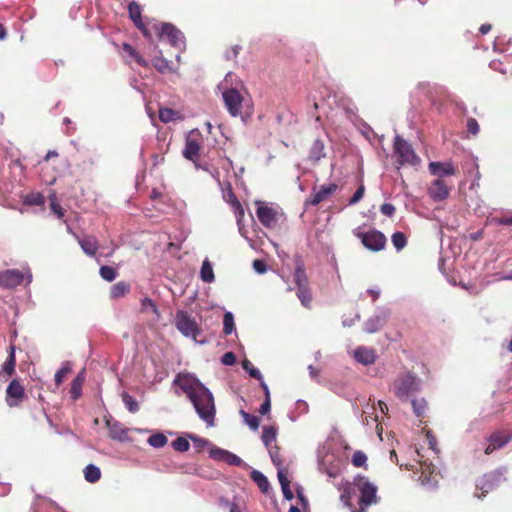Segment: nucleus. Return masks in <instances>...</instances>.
<instances>
[{"label":"nucleus","mask_w":512,"mask_h":512,"mask_svg":"<svg viewBox=\"0 0 512 512\" xmlns=\"http://www.w3.org/2000/svg\"><path fill=\"white\" fill-rule=\"evenodd\" d=\"M318 470L329 478H336L341 472V460L327 451L318 453Z\"/></svg>","instance_id":"nucleus-3"},{"label":"nucleus","mask_w":512,"mask_h":512,"mask_svg":"<svg viewBox=\"0 0 512 512\" xmlns=\"http://www.w3.org/2000/svg\"><path fill=\"white\" fill-rule=\"evenodd\" d=\"M71 371V367L69 363H65L56 373H55V383L59 386L64 379V376Z\"/></svg>","instance_id":"nucleus-48"},{"label":"nucleus","mask_w":512,"mask_h":512,"mask_svg":"<svg viewBox=\"0 0 512 512\" xmlns=\"http://www.w3.org/2000/svg\"><path fill=\"white\" fill-rule=\"evenodd\" d=\"M337 189L338 186L335 183L323 184L318 188V190L314 189L308 202L311 205L316 206L319 203L329 199Z\"/></svg>","instance_id":"nucleus-15"},{"label":"nucleus","mask_w":512,"mask_h":512,"mask_svg":"<svg viewBox=\"0 0 512 512\" xmlns=\"http://www.w3.org/2000/svg\"><path fill=\"white\" fill-rule=\"evenodd\" d=\"M27 201L33 205H42L44 204V197L40 193L32 194L27 198Z\"/></svg>","instance_id":"nucleus-57"},{"label":"nucleus","mask_w":512,"mask_h":512,"mask_svg":"<svg viewBox=\"0 0 512 512\" xmlns=\"http://www.w3.org/2000/svg\"><path fill=\"white\" fill-rule=\"evenodd\" d=\"M84 477H85L86 481H88L90 483H95L100 479L101 471H100L99 467H97L93 464H89L84 469Z\"/></svg>","instance_id":"nucleus-30"},{"label":"nucleus","mask_w":512,"mask_h":512,"mask_svg":"<svg viewBox=\"0 0 512 512\" xmlns=\"http://www.w3.org/2000/svg\"><path fill=\"white\" fill-rule=\"evenodd\" d=\"M172 447L176 450V451H180V452H186L189 450L190 448V444H189V441L184 438V437H178L176 440H174L172 442Z\"/></svg>","instance_id":"nucleus-45"},{"label":"nucleus","mask_w":512,"mask_h":512,"mask_svg":"<svg viewBox=\"0 0 512 512\" xmlns=\"http://www.w3.org/2000/svg\"><path fill=\"white\" fill-rule=\"evenodd\" d=\"M27 280V284L32 281V274L30 270L22 272L17 269H7L0 273V286L4 288H15Z\"/></svg>","instance_id":"nucleus-6"},{"label":"nucleus","mask_w":512,"mask_h":512,"mask_svg":"<svg viewBox=\"0 0 512 512\" xmlns=\"http://www.w3.org/2000/svg\"><path fill=\"white\" fill-rule=\"evenodd\" d=\"M141 310L143 312H153L157 317H159L158 309L155 305V303L150 298H144L141 301Z\"/></svg>","instance_id":"nucleus-46"},{"label":"nucleus","mask_w":512,"mask_h":512,"mask_svg":"<svg viewBox=\"0 0 512 512\" xmlns=\"http://www.w3.org/2000/svg\"><path fill=\"white\" fill-rule=\"evenodd\" d=\"M363 245L371 251H380L385 247L386 238L377 230H370L360 235Z\"/></svg>","instance_id":"nucleus-11"},{"label":"nucleus","mask_w":512,"mask_h":512,"mask_svg":"<svg viewBox=\"0 0 512 512\" xmlns=\"http://www.w3.org/2000/svg\"><path fill=\"white\" fill-rule=\"evenodd\" d=\"M175 326L179 332L186 337L196 339L200 334V328L198 327L195 319L184 311L177 312L175 317Z\"/></svg>","instance_id":"nucleus-7"},{"label":"nucleus","mask_w":512,"mask_h":512,"mask_svg":"<svg viewBox=\"0 0 512 512\" xmlns=\"http://www.w3.org/2000/svg\"><path fill=\"white\" fill-rule=\"evenodd\" d=\"M107 428L109 430V435L113 440H117L120 442L128 441V429L125 428L121 423L114 421L112 419H108L106 421Z\"/></svg>","instance_id":"nucleus-18"},{"label":"nucleus","mask_w":512,"mask_h":512,"mask_svg":"<svg viewBox=\"0 0 512 512\" xmlns=\"http://www.w3.org/2000/svg\"><path fill=\"white\" fill-rule=\"evenodd\" d=\"M222 96L230 115L233 117L241 116L243 107L247 105L244 96L235 88L227 89Z\"/></svg>","instance_id":"nucleus-4"},{"label":"nucleus","mask_w":512,"mask_h":512,"mask_svg":"<svg viewBox=\"0 0 512 512\" xmlns=\"http://www.w3.org/2000/svg\"><path fill=\"white\" fill-rule=\"evenodd\" d=\"M130 289V286L125 282H118L111 287V297L120 298L124 296Z\"/></svg>","instance_id":"nucleus-32"},{"label":"nucleus","mask_w":512,"mask_h":512,"mask_svg":"<svg viewBox=\"0 0 512 512\" xmlns=\"http://www.w3.org/2000/svg\"><path fill=\"white\" fill-rule=\"evenodd\" d=\"M368 410H374V407L367 406V408L363 411V413L365 415L363 418V422L366 425H369L370 422L378 421V416L377 415L373 416V412H369Z\"/></svg>","instance_id":"nucleus-51"},{"label":"nucleus","mask_w":512,"mask_h":512,"mask_svg":"<svg viewBox=\"0 0 512 512\" xmlns=\"http://www.w3.org/2000/svg\"><path fill=\"white\" fill-rule=\"evenodd\" d=\"M7 404L10 407L17 406L19 402L24 398V388L18 379H13L6 390Z\"/></svg>","instance_id":"nucleus-14"},{"label":"nucleus","mask_w":512,"mask_h":512,"mask_svg":"<svg viewBox=\"0 0 512 512\" xmlns=\"http://www.w3.org/2000/svg\"><path fill=\"white\" fill-rule=\"evenodd\" d=\"M294 281L297 285V288L307 286V277H306L305 271L301 265H298L295 268Z\"/></svg>","instance_id":"nucleus-35"},{"label":"nucleus","mask_w":512,"mask_h":512,"mask_svg":"<svg viewBox=\"0 0 512 512\" xmlns=\"http://www.w3.org/2000/svg\"><path fill=\"white\" fill-rule=\"evenodd\" d=\"M467 129L471 134L476 135L479 132V125L477 121L473 118L469 119L467 122Z\"/></svg>","instance_id":"nucleus-58"},{"label":"nucleus","mask_w":512,"mask_h":512,"mask_svg":"<svg viewBox=\"0 0 512 512\" xmlns=\"http://www.w3.org/2000/svg\"><path fill=\"white\" fill-rule=\"evenodd\" d=\"M153 66L161 73L170 70L168 61L162 56H157L152 60Z\"/></svg>","instance_id":"nucleus-44"},{"label":"nucleus","mask_w":512,"mask_h":512,"mask_svg":"<svg viewBox=\"0 0 512 512\" xmlns=\"http://www.w3.org/2000/svg\"><path fill=\"white\" fill-rule=\"evenodd\" d=\"M364 191H365L364 186L360 185V187L356 190L354 195L349 200V204L354 205V204L358 203L362 199V197L364 195Z\"/></svg>","instance_id":"nucleus-53"},{"label":"nucleus","mask_w":512,"mask_h":512,"mask_svg":"<svg viewBox=\"0 0 512 512\" xmlns=\"http://www.w3.org/2000/svg\"><path fill=\"white\" fill-rule=\"evenodd\" d=\"M189 438L199 447V448H203L207 445H209V441L207 439H204V438H200L196 435H189Z\"/></svg>","instance_id":"nucleus-59"},{"label":"nucleus","mask_w":512,"mask_h":512,"mask_svg":"<svg viewBox=\"0 0 512 512\" xmlns=\"http://www.w3.org/2000/svg\"><path fill=\"white\" fill-rule=\"evenodd\" d=\"M355 487L361 493L360 504L363 506H369L376 503V492L377 488L372 484L366 477L358 476L354 480Z\"/></svg>","instance_id":"nucleus-10"},{"label":"nucleus","mask_w":512,"mask_h":512,"mask_svg":"<svg viewBox=\"0 0 512 512\" xmlns=\"http://www.w3.org/2000/svg\"><path fill=\"white\" fill-rule=\"evenodd\" d=\"M128 12H129V17L133 21L135 26L139 30L142 31V33L144 34V36L146 38H149L150 34L142 21V16H141L142 10H141L140 5L137 4L135 1L130 2L128 5Z\"/></svg>","instance_id":"nucleus-17"},{"label":"nucleus","mask_w":512,"mask_h":512,"mask_svg":"<svg viewBox=\"0 0 512 512\" xmlns=\"http://www.w3.org/2000/svg\"><path fill=\"white\" fill-rule=\"evenodd\" d=\"M122 401L124 402L126 408L131 413H135L139 410V405H138L137 401L128 393L124 392L122 394Z\"/></svg>","instance_id":"nucleus-38"},{"label":"nucleus","mask_w":512,"mask_h":512,"mask_svg":"<svg viewBox=\"0 0 512 512\" xmlns=\"http://www.w3.org/2000/svg\"><path fill=\"white\" fill-rule=\"evenodd\" d=\"M207 427L215 424L216 407L212 392L194 375L179 373L174 379Z\"/></svg>","instance_id":"nucleus-1"},{"label":"nucleus","mask_w":512,"mask_h":512,"mask_svg":"<svg viewBox=\"0 0 512 512\" xmlns=\"http://www.w3.org/2000/svg\"><path fill=\"white\" fill-rule=\"evenodd\" d=\"M325 147L321 140L317 139L312 144V147L310 149V153L308 156V160L312 162L313 164H316L319 162L322 158L326 156L325 153Z\"/></svg>","instance_id":"nucleus-25"},{"label":"nucleus","mask_w":512,"mask_h":512,"mask_svg":"<svg viewBox=\"0 0 512 512\" xmlns=\"http://www.w3.org/2000/svg\"><path fill=\"white\" fill-rule=\"evenodd\" d=\"M282 489V492H283V495L284 497L287 499V500H292L293 499V493L290 489V484H284L283 483V487H281Z\"/></svg>","instance_id":"nucleus-63"},{"label":"nucleus","mask_w":512,"mask_h":512,"mask_svg":"<svg viewBox=\"0 0 512 512\" xmlns=\"http://www.w3.org/2000/svg\"><path fill=\"white\" fill-rule=\"evenodd\" d=\"M354 359L362 365H371L376 360V353L374 349L359 346L353 352Z\"/></svg>","instance_id":"nucleus-19"},{"label":"nucleus","mask_w":512,"mask_h":512,"mask_svg":"<svg viewBox=\"0 0 512 512\" xmlns=\"http://www.w3.org/2000/svg\"><path fill=\"white\" fill-rule=\"evenodd\" d=\"M412 407H413L414 413L417 416H421L424 413V410L426 407V402L424 399H421V400L414 399V400H412Z\"/></svg>","instance_id":"nucleus-50"},{"label":"nucleus","mask_w":512,"mask_h":512,"mask_svg":"<svg viewBox=\"0 0 512 512\" xmlns=\"http://www.w3.org/2000/svg\"><path fill=\"white\" fill-rule=\"evenodd\" d=\"M223 198L234 207L235 213H236V215L238 217V221H239L240 218L243 217V215H244V209L242 208L240 202L238 201L237 197L233 193L231 186L229 184L227 186V189L223 190Z\"/></svg>","instance_id":"nucleus-24"},{"label":"nucleus","mask_w":512,"mask_h":512,"mask_svg":"<svg viewBox=\"0 0 512 512\" xmlns=\"http://www.w3.org/2000/svg\"><path fill=\"white\" fill-rule=\"evenodd\" d=\"M272 462L279 468L282 464L277 448H268Z\"/></svg>","instance_id":"nucleus-54"},{"label":"nucleus","mask_w":512,"mask_h":512,"mask_svg":"<svg viewBox=\"0 0 512 512\" xmlns=\"http://www.w3.org/2000/svg\"><path fill=\"white\" fill-rule=\"evenodd\" d=\"M492 26L490 24L481 25L479 31L481 34H487L491 30Z\"/></svg>","instance_id":"nucleus-64"},{"label":"nucleus","mask_w":512,"mask_h":512,"mask_svg":"<svg viewBox=\"0 0 512 512\" xmlns=\"http://www.w3.org/2000/svg\"><path fill=\"white\" fill-rule=\"evenodd\" d=\"M420 388L419 380L412 374L400 375L393 384L395 395L401 400H407Z\"/></svg>","instance_id":"nucleus-2"},{"label":"nucleus","mask_w":512,"mask_h":512,"mask_svg":"<svg viewBox=\"0 0 512 512\" xmlns=\"http://www.w3.org/2000/svg\"><path fill=\"white\" fill-rule=\"evenodd\" d=\"M224 365H233L236 362V356L233 352H226L221 359Z\"/></svg>","instance_id":"nucleus-56"},{"label":"nucleus","mask_w":512,"mask_h":512,"mask_svg":"<svg viewBox=\"0 0 512 512\" xmlns=\"http://www.w3.org/2000/svg\"><path fill=\"white\" fill-rule=\"evenodd\" d=\"M159 118L162 122L164 123H168V122H171V121H175V120H178L180 119V114L179 112L173 110V109H170V108H160L159 110Z\"/></svg>","instance_id":"nucleus-31"},{"label":"nucleus","mask_w":512,"mask_h":512,"mask_svg":"<svg viewBox=\"0 0 512 512\" xmlns=\"http://www.w3.org/2000/svg\"><path fill=\"white\" fill-rule=\"evenodd\" d=\"M147 442L150 446H152L154 448H162L167 444L168 439L164 434L156 433V434L151 435L148 438Z\"/></svg>","instance_id":"nucleus-33"},{"label":"nucleus","mask_w":512,"mask_h":512,"mask_svg":"<svg viewBox=\"0 0 512 512\" xmlns=\"http://www.w3.org/2000/svg\"><path fill=\"white\" fill-rule=\"evenodd\" d=\"M14 351H15L14 346H11L9 357L5 361L3 368H2L3 371L6 372L8 375H11L15 370L16 360H15Z\"/></svg>","instance_id":"nucleus-36"},{"label":"nucleus","mask_w":512,"mask_h":512,"mask_svg":"<svg viewBox=\"0 0 512 512\" xmlns=\"http://www.w3.org/2000/svg\"><path fill=\"white\" fill-rule=\"evenodd\" d=\"M78 242L84 251L85 254L89 256H94L97 249H98V243L95 237L93 236H86L84 238H79Z\"/></svg>","instance_id":"nucleus-26"},{"label":"nucleus","mask_w":512,"mask_h":512,"mask_svg":"<svg viewBox=\"0 0 512 512\" xmlns=\"http://www.w3.org/2000/svg\"><path fill=\"white\" fill-rule=\"evenodd\" d=\"M235 329L234 317L231 312H226L223 318V331L225 334H231Z\"/></svg>","instance_id":"nucleus-39"},{"label":"nucleus","mask_w":512,"mask_h":512,"mask_svg":"<svg viewBox=\"0 0 512 512\" xmlns=\"http://www.w3.org/2000/svg\"><path fill=\"white\" fill-rule=\"evenodd\" d=\"M449 194L450 188L441 179L434 180L428 188V195L434 201H443L448 198Z\"/></svg>","instance_id":"nucleus-16"},{"label":"nucleus","mask_w":512,"mask_h":512,"mask_svg":"<svg viewBox=\"0 0 512 512\" xmlns=\"http://www.w3.org/2000/svg\"><path fill=\"white\" fill-rule=\"evenodd\" d=\"M251 478L258 485L259 489L263 493L268 492V490L270 488V484H269L267 477L263 473H261L258 470H253L251 472Z\"/></svg>","instance_id":"nucleus-28"},{"label":"nucleus","mask_w":512,"mask_h":512,"mask_svg":"<svg viewBox=\"0 0 512 512\" xmlns=\"http://www.w3.org/2000/svg\"><path fill=\"white\" fill-rule=\"evenodd\" d=\"M366 461L367 456L363 452L357 451L353 454L352 463L354 466L361 467L366 463Z\"/></svg>","instance_id":"nucleus-49"},{"label":"nucleus","mask_w":512,"mask_h":512,"mask_svg":"<svg viewBox=\"0 0 512 512\" xmlns=\"http://www.w3.org/2000/svg\"><path fill=\"white\" fill-rule=\"evenodd\" d=\"M429 171L432 175L439 178L455 174L452 162H430Z\"/></svg>","instance_id":"nucleus-21"},{"label":"nucleus","mask_w":512,"mask_h":512,"mask_svg":"<svg viewBox=\"0 0 512 512\" xmlns=\"http://www.w3.org/2000/svg\"><path fill=\"white\" fill-rule=\"evenodd\" d=\"M276 439V430L273 427H264L262 433V441L267 448Z\"/></svg>","instance_id":"nucleus-37"},{"label":"nucleus","mask_w":512,"mask_h":512,"mask_svg":"<svg viewBox=\"0 0 512 512\" xmlns=\"http://www.w3.org/2000/svg\"><path fill=\"white\" fill-rule=\"evenodd\" d=\"M511 437L512 436L510 434H505L502 432H496L492 434L489 437V444L485 449V454H491L496 449L505 446L511 440Z\"/></svg>","instance_id":"nucleus-20"},{"label":"nucleus","mask_w":512,"mask_h":512,"mask_svg":"<svg viewBox=\"0 0 512 512\" xmlns=\"http://www.w3.org/2000/svg\"><path fill=\"white\" fill-rule=\"evenodd\" d=\"M257 204L256 214L259 221L267 228L274 227L277 223V211L264 202H257Z\"/></svg>","instance_id":"nucleus-12"},{"label":"nucleus","mask_w":512,"mask_h":512,"mask_svg":"<svg viewBox=\"0 0 512 512\" xmlns=\"http://www.w3.org/2000/svg\"><path fill=\"white\" fill-rule=\"evenodd\" d=\"M158 37L160 40H166L170 45L174 46L178 50H182L185 47L184 36L181 31L171 24L164 23L160 27L155 26Z\"/></svg>","instance_id":"nucleus-5"},{"label":"nucleus","mask_w":512,"mask_h":512,"mask_svg":"<svg viewBox=\"0 0 512 512\" xmlns=\"http://www.w3.org/2000/svg\"><path fill=\"white\" fill-rule=\"evenodd\" d=\"M505 472V469H498L478 479L476 483V488L481 490L482 493L481 495L477 496L481 498L485 496L489 491L499 486L505 480Z\"/></svg>","instance_id":"nucleus-9"},{"label":"nucleus","mask_w":512,"mask_h":512,"mask_svg":"<svg viewBox=\"0 0 512 512\" xmlns=\"http://www.w3.org/2000/svg\"><path fill=\"white\" fill-rule=\"evenodd\" d=\"M243 369L249 373V375L255 379L262 380L261 372L255 368L248 359L242 361Z\"/></svg>","instance_id":"nucleus-40"},{"label":"nucleus","mask_w":512,"mask_h":512,"mask_svg":"<svg viewBox=\"0 0 512 512\" xmlns=\"http://www.w3.org/2000/svg\"><path fill=\"white\" fill-rule=\"evenodd\" d=\"M51 209L53 210V212L58 216V218H61L64 216V211L63 209L56 203L55 201V196H53V199L51 200Z\"/></svg>","instance_id":"nucleus-60"},{"label":"nucleus","mask_w":512,"mask_h":512,"mask_svg":"<svg viewBox=\"0 0 512 512\" xmlns=\"http://www.w3.org/2000/svg\"><path fill=\"white\" fill-rule=\"evenodd\" d=\"M386 315H375L365 322V331L368 333H374L378 331L385 322Z\"/></svg>","instance_id":"nucleus-27"},{"label":"nucleus","mask_w":512,"mask_h":512,"mask_svg":"<svg viewBox=\"0 0 512 512\" xmlns=\"http://www.w3.org/2000/svg\"><path fill=\"white\" fill-rule=\"evenodd\" d=\"M85 379V369H82L71 383L70 395L73 400H77L82 395V387Z\"/></svg>","instance_id":"nucleus-23"},{"label":"nucleus","mask_w":512,"mask_h":512,"mask_svg":"<svg viewBox=\"0 0 512 512\" xmlns=\"http://www.w3.org/2000/svg\"><path fill=\"white\" fill-rule=\"evenodd\" d=\"M200 151V144L196 138L189 136L186 139V144L183 149V156L191 161H194Z\"/></svg>","instance_id":"nucleus-22"},{"label":"nucleus","mask_w":512,"mask_h":512,"mask_svg":"<svg viewBox=\"0 0 512 512\" xmlns=\"http://www.w3.org/2000/svg\"><path fill=\"white\" fill-rule=\"evenodd\" d=\"M240 414L244 420V422L252 429V430H257L258 427H259V419L254 416V415H251L247 412H245L244 410H241L240 411Z\"/></svg>","instance_id":"nucleus-41"},{"label":"nucleus","mask_w":512,"mask_h":512,"mask_svg":"<svg viewBox=\"0 0 512 512\" xmlns=\"http://www.w3.org/2000/svg\"><path fill=\"white\" fill-rule=\"evenodd\" d=\"M209 454L212 459L225 462L229 465L241 466L244 464L243 460L240 457L222 448L213 447L210 449Z\"/></svg>","instance_id":"nucleus-13"},{"label":"nucleus","mask_w":512,"mask_h":512,"mask_svg":"<svg viewBox=\"0 0 512 512\" xmlns=\"http://www.w3.org/2000/svg\"><path fill=\"white\" fill-rule=\"evenodd\" d=\"M123 50L128 53L135 61L143 67L148 66V62L129 44H123Z\"/></svg>","instance_id":"nucleus-34"},{"label":"nucleus","mask_w":512,"mask_h":512,"mask_svg":"<svg viewBox=\"0 0 512 512\" xmlns=\"http://www.w3.org/2000/svg\"><path fill=\"white\" fill-rule=\"evenodd\" d=\"M100 275L104 280L111 282L116 278L117 272L112 267L102 266L100 268Z\"/></svg>","instance_id":"nucleus-47"},{"label":"nucleus","mask_w":512,"mask_h":512,"mask_svg":"<svg viewBox=\"0 0 512 512\" xmlns=\"http://www.w3.org/2000/svg\"><path fill=\"white\" fill-rule=\"evenodd\" d=\"M252 266L255 272L258 274H264L267 271L265 262L260 259L254 260Z\"/></svg>","instance_id":"nucleus-52"},{"label":"nucleus","mask_w":512,"mask_h":512,"mask_svg":"<svg viewBox=\"0 0 512 512\" xmlns=\"http://www.w3.org/2000/svg\"><path fill=\"white\" fill-rule=\"evenodd\" d=\"M270 408H271L270 397H267V398H265V401L261 404L259 412L262 415H265L270 411Z\"/></svg>","instance_id":"nucleus-61"},{"label":"nucleus","mask_w":512,"mask_h":512,"mask_svg":"<svg viewBox=\"0 0 512 512\" xmlns=\"http://www.w3.org/2000/svg\"><path fill=\"white\" fill-rule=\"evenodd\" d=\"M380 211L383 215L391 217L395 213V207L390 203H384L381 206Z\"/></svg>","instance_id":"nucleus-55"},{"label":"nucleus","mask_w":512,"mask_h":512,"mask_svg":"<svg viewBox=\"0 0 512 512\" xmlns=\"http://www.w3.org/2000/svg\"><path fill=\"white\" fill-rule=\"evenodd\" d=\"M392 243L394 247L399 251L406 246L407 240L406 236L402 232H395L392 235Z\"/></svg>","instance_id":"nucleus-43"},{"label":"nucleus","mask_w":512,"mask_h":512,"mask_svg":"<svg viewBox=\"0 0 512 512\" xmlns=\"http://www.w3.org/2000/svg\"><path fill=\"white\" fill-rule=\"evenodd\" d=\"M278 480L281 484V487H283V483L288 485L290 484V481L288 480L285 471L280 467L278 469Z\"/></svg>","instance_id":"nucleus-62"},{"label":"nucleus","mask_w":512,"mask_h":512,"mask_svg":"<svg viewBox=\"0 0 512 512\" xmlns=\"http://www.w3.org/2000/svg\"><path fill=\"white\" fill-rule=\"evenodd\" d=\"M200 278L203 282L212 283L215 279L213 268L209 260H204L200 270Z\"/></svg>","instance_id":"nucleus-29"},{"label":"nucleus","mask_w":512,"mask_h":512,"mask_svg":"<svg viewBox=\"0 0 512 512\" xmlns=\"http://www.w3.org/2000/svg\"><path fill=\"white\" fill-rule=\"evenodd\" d=\"M297 296L300 299L303 306L309 307L312 298L307 286L299 287L297 290Z\"/></svg>","instance_id":"nucleus-42"},{"label":"nucleus","mask_w":512,"mask_h":512,"mask_svg":"<svg viewBox=\"0 0 512 512\" xmlns=\"http://www.w3.org/2000/svg\"><path fill=\"white\" fill-rule=\"evenodd\" d=\"M394 149H395V153L399 157V163L401 165L409 164V165L415 166V165L419 164L420 159L415 154L411 145L408 142H406L405 140H403L398 135L395 137Z\"/></svg>","instance_id":"nucleus-8"}]
</instances>
